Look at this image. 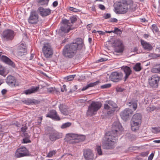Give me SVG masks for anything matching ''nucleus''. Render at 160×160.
Wrapping results in <instances>:
<instances>
[{
  "label": "nucleus",
  "instance_id": "40",
  "mask_svg": "<svg viewBox=\"0 0 160 160\" xmlns=\"http://www.w3.org/2000/svg\"><path fill=\"white\" fill-rule=\"evenodd\" d=\"M56 153V150L51 151L47 154V157L48 158L52 157L53 155H54Z\"/></svg>",
  "mask_w": 160,
  "mask_h": 160
},
{
  "label": "nucleus",
  "instance_id": "46",
  "mask_svg": "<svg viewBox=\"0 0 160 160\" xmlns=\"http://www.w3.org/2000/svg\"><path fill=\"white\" fill-rule=\"evenodd\" d=\"M69 9V10L73 12H79L80 11V10L76 8L73 7H70Z\"/></svg>",
  "mask_w": 160,
  "mask_h": 160
},
{
  "label": "nucleus",
  "instance_id": "14",
  "mask_svg": "<svg viewBox=\"0 0 160 160\" xmlns=\"http://www.w3.org/2000/svg\"><path fill=\"white\" fill-rule=\"evenodd\" d=\"M133 112L131 109L126 108L120 113V116L123 120H126L131 116Z\"/></svg>",
  "mask_w": 160,
  "mask_h": 160
},
{
  "label": "nucleus",
  "instance_id": "2",
  "mask_svg": "<svg viewBox=\"0 0 160 160\" xmlns=\"http://www.w3.org/2000/svg\"><path fill=\"white\" fill-rule=\"evenodd\" d=\"M85 46L81 38L76 39L72 42L64 46L62 50L64 56L67 58H72L76 54L78 50L85 49Z\"/></svg>",
  "mask_w": 160,
  "mask_h": 160
},
{
  "label": "nucleus",
  "instance_id": "9",
  "mask_svg": "<svg viewBox=\"0 0 160 160\" xmlns=\"http://www.w3.org/2000/svg\"><path fill=\"white\" fill-rule=\"evenodd\" d=\"M42 52L46 58H48L52 56L53 53V51L50 43H44L42 48Z\"/></svg>",
  "mask_w": 160,
  "mask_h": 160
},
{
  "label": "nucleus",
  "instance_id": "47",
  "mask_svg": "<svg viewBox=\"0 0 160 160\" xmlns=\"http://www.w3.org/2000/svg\"><path fill=\"white\" fill-rule=\"evenodd\" d=\"M111 86V84L110 83L106 84L101 86V88L102 89L108 88L110 87Z\"/></svg>",
  "mask_w": 160,
  "mask_h": 160
},
{
  "label": "nucleus",
  "instance_id": "59",
  "mask_svg": "<svg viewBox=\"0 0 160 160\" xmlns=\"http://www.w3.org/2000/svg\"><path fill=\"white\" fill-rule=\"evenodd\" d=\"M42 117H40L38 118V122L39 123V124H40L41 123V121L42 120Z\"/></svg>",
  "mask_w": 160,
  "mask_h": 160
},
{
  "label": "nucleus",
  "instance_id": "42",
  "mask_svg": "<svg viewBox=\"0 0 160 160\" xmlns=\"http://www.w3.org/2000/svg\"><path fill=\"white\" fill-rule=\"evenodd\" d=\"M152 30L154 33L157 32L159 31L158 27L155 24L152 25Z\"/></svg>",
  "mask_w": 160,
  "mask_h": 160
},
{
  "label": "nucleus",
  "instance_id": "5",
  "mask_svg": "<svg viewBox=\"0 0 160 160\" xmlns=\"http://www.w3.org/2000/svg\"><path fill=\"white\" fill-rule=\"evenodd\" d=\"M114 12L117 14H123L127 12L128 7L126 2H116L114 4Z\"/></svg>",
  "mask_w": 160,
  "mask_h": 160
},
{
  "label": "nucleus",
  "instance_id": "57",
  "mask_svg": "<svg viewBox=\"0 0 160 160\" xmlns=\"http://www.w3.org/2000/svg\"><path fill=\"white\" fill-rule=\"evenodd\" d=\"M58 2L57 1H55L54 2L52 3V5L53 7H57L58 5Z\"/></svg>",
  "mask_w": 160,
  "mask_h": 160
},
{
  "label": "nucleus",
  "instance_id": "11",
  "mask_svg": "<svg viewBox=\"0 0 160 160\" xmlns=\"http://www.w3.org/2000/svg\"><path fill=\"white\" fill-rule=\"evenodd\" d=\"M113 46L115 48V51L117 52H122L124 50L123 45L119 39H116L114 40Z\"/></svg>",
  "mask_w": 160,
  "mask_h": 160
},
{
  "label": "nucleus",
  "instance_id": "16",
  "mask_svg": "<svg viewBox=\"0 0 160 160\" xmlns=\"http://www.w3.org/2000/svg\"><path fill=\"white\" fill-rule=\"evenodd\" d=\"M38 11L42 17H45L49 15L51 12V10L49 8H45L42 7H39Z\"/></svg>",
  "mask_w": 160,
  "mask_h": 160
},
{
  "label": "nucleus",
  "instance_id": "17",
  "mask_svg": "<svg viewBox=\"0 0 160 160\" xmlns=\"http://www.w3.org/2000/svg\"><path fill=\"white\" fill-rule=\"evenodd\" d=\"M46 116L56 120L59 121L60 120V118L55 110H50L49 112L46 115Z\"/></svg>",
  "mask_w": 160,
  "mask_h": 160
},
{
  "label": "nucleus",
  "instance_id": "36",
  "mask_svg": "<svg viewBox=\"0 0 160 160\" xmlns=\"http://www.w3.org/2000/svg\"><path fill=\"white\" fill-rule=\"evenodd\" d=\"M133 69L136 72H139L142 69L141 63L139 62L136 63L133 67Z\"/></svg>",
  "mask_w": 160,
  "mask_h": 160
},
{
  "label": "nucleus",
  "instance_id": "63",
  "mask_svg": "<svg viewBox=\"0 0 160 160\" xmlns=\"http://www.w3.org/2000/svg\"><path fill=\"white\" fill-rule=\"evenodd\" d=\"M153 142L159 143H160V140H153Z\"/></svg>",
  "mask_w": 160,
  "mask_h": 160
},
{
  "label": "nucleus",
  "instance_id": "21",
  "mask_svg": "<svg viewBox=\"0 0 160 160\" xmlns=\"http://www.w3.org/2000/svg\"><path fill=\"white\" fill-rule=\"evenodd\" d=\"M39 88V86H32L29 89L24 90L23 92V93L27 95L30 94L38 92Z\"/></svg>",
  "mask_w": 160,
  "mask_h": 160
},
{
  "label": "nucleus",
  "instance_id": "60",
  "mask_svg": "<svg viewBox=\"0 0 160 160\" xmlns=\"http://www.w3.org/2000/svg\"><path fill=\"white\" fill-rule=\"evenodd\" d=\"M123 89L121 88H118L117 89V91L118 92H122L123 91Z\"/></svg>",
  "mask_w": 160,
  "mask_h": 160
},
{
  "label": "nucleus",
  "instance_id": "18",
  "mask_svg": "<svg viewBox=\"0 0 160 160\" xmlns=\"http://www.w3.org/2000/svg\"><path fill=\"white\" fill-rule=\"evenodd\" d=\"M83 155L86 160H92L93 158L94 155L91 150L86 149L83 151Z\"/></svg>",
  "mask_w": 160,
  "mask_h": 160
},
{
  "label": "nucleus",
  "instance_id": "38",
  "mask_svg": "<svg viewBox=\"0 0 160 160\" xmlns=\"http://www.w3.org/2000/svg\"><path fill=\"white\" fill-rule=\"evenodd\" d=\"M71 123L70 122H67L66 123H63L60 127V128L62 129H65L70 127L71 126Z\"/></svg>",
  "mask_w": 160,
  "mask_h": 160
},
{
  "label": "nucleus",
  "instance_id": "12",
  "mask_svg": "<svg viewBox=\"0 0 160 160\" xmlns=\"http://www.w3.org/2000/svg\"><path fill=\"white\" fill-rule=\"evenodd\" d=\"M5 80L7 84L11 87H13L18 85L15 77L12 75H8Z\"/></svg>",
  "mask_w": 160,
  "mask_h": 160
},
{
  "label": "nucleus",
  "instance_id": "61",
  "mask_svg": "<svg viewBox=\"0 0 160 160\" xmlns=\"http://www.w3.org/2000/svg\"><path fill=\"white\" fill-rule=\"evenodd\" d=\"M155 152L154 151H153L151 154V160H152L154 155Z\"/></svg>",
  "mask_w": 160,
  "mask_h": 160
},
{
  "label": "nucleus",
  "instance_id": "4",
  "mask_svg": "<svg viewBox=\"0 0 160 160\" xmlns=\"http://www.w3.org/2000/svg\"><path fill=\"white\" fill-rule=\"evenodd\" d=\"M142 116L140 114L137 113L132 116L131 122V128L132 130L135 131L139 129L141 123Z\"/></svg>",
  "mask_w": 160,
  "mask_h": 160
},
{
  "label": "nucleus",
  "instance_id": "34",
  "mask_svg": "<svg viewBox=\"0 0 160 160\" xmlns=\"http://www.w3.org/2000/svg\"><path fill=\"white\" fill-rule=\"evenodd\" d=\"M18 151H19L21 152L22 153H27V155L29 156L30 155L28 150L25 147L21 146L19 148H18L17 149Z\"/></svg>",
  "mask_w": 160,
  "mask_h": 160
},
{
  "label": "nucleus",
  "instance_id": "28",
  "mask_svg": "<svg viewBox=\"0 0 160 160\" xmlns=\"http://www.w3.org/2000/svg\"><path fill=\"white\" fill-rule=\"evenodd\" d=\"M86 137L85 135H78V137L77 138V141H70V143L73 144L74 145L75 144L78 143L80 142L84 141Z\"/></svg>",
  "mask_w": 160,
  "mask_h": 160
},
{
  "label": "nucleus",
  "instance_id": "64",
  "mask_svg": "<svg viewBox=\"0 0 160 160\" xmlns=\"http://www.w3.org/2000/svg\"><path fill=\"white\" fill-rule=\"evenodd\" d=\"M77 85H74L73 87V90L74 91H75L77 89Z\"/></svg>",
  "mask_w": 160,
  "mask_h": 160
},
{
  "label": "nucleus",
  "instance_id": "58",
  "mask_svg": "<svg viewBox=\"0 0 160 160\" xmlns=\"http://www.w3.org/2000/svg\"><path fill=\"white\" fill-rule=\"evenodd\" d=\"M7 92V90L6 89H3L1 91V93L2 95H5Z\"/></svg>",
  "mask_w": 160,
  "mask_h": 160
},
{
  "label": "nucleus",
  "instance_id": "43",
  "mask_svg": "<svg viewBox=\"0 0 160 160\" xmlns=\"http://www.w3.org/2000/svg\"><path fill=\"white\" fill-rule=\"evenodd\" d=\"M96 151L99 155H102V151L101 149V147L99 146H97L96 148Z\"/></svg>",
  "mask_w": 160,
  "mask_h": 160
},
{
  "label": "nucleus",
  "instance_id": "26",
  "mask_svg": "<svg viewBox=\"0 0 160 160\" xmlns=\"http://www.w3.org/2000/svg\"><path fill=\"white\" fill-rule=\"evenodd\" d=\"M59 109L62 113L64 115H67L68 114V108L65 105L60 104L59 107Z\"/></svg>",
  "mask_w": 160,
  "mask_h": 160
},
{
  "label": "nucleus",
  "instance_id": "30",
  "mask_svg": "<svg viewBox=\"0 0 160 160\" xmlns=\"http://www.w3.org/2000/svg\"><path fill=\"white\" fill-rule=\"evenodd\" d=\"M140 42L141 43L144 50H150V44L149 43H148L147 42L142 39L140 40Z\"/></svg>",
  "mask_w": 160,
  "mask_h": 160
},
{
  "label": "nucleus",
  "instance_id": "27",
  "mask_svg": "<svg viewBox=\"0 0 160 160\" xmlns=\"http://www.w3.org/2000/svg\"><path fill=\"white\" fill-rule=\"evenodd\" d=\"M127 105L131 108H132L134 111L136 110L137 108L138 103L137 101L131 100L129 102H127Z\"/></svg>",
  "mask_w": 160,
  "mask_h": 160
},
{
  "label": "nucleus",
  "instance_id": "22",
  "mask_svg": "<svg viewBox=\"0 0 160 160\" xmlns=\"http://www.w3.org/2000/svg\"><path fill=\"white\" fill-rule=\"evenodd\" d=\"M104 109L106 111L107 114L108 116L112 115L115 112V109L110 107L107 104H105L104 105Z\"/></svg>",
  "mask_w": 160,
  "mask_h": 160
},
{
  "label": "nucleus",
  "instance_id": "6",
  "mask_svg": "<svg viewBox=\"0 0 160 160\" xmlns=\"http://www.w3.org/2000/svg\"><path fill=\"white\" fill-rule=\"evenodd\" d=\"M102 105V103L100 102L92 101L88 107L87 114L91 116L94 115V112L100 109Z\"/></svg>",
  "mask_w": 160,
  "mask_h": 160
},
{
  "label": "nucleus",
  "instance_id": "1",
  "mask_svg": "<svg viewBox=\"0 0 160 160\" xmlns=\"http://www.w3.org/2000/svg\"><path fill=\"white\" fill-rule=\"evenodd\" d=\"M122 127L118 122H114L112 124V129L105 134V140L103 142L102 146L104 149H111L115 147V142L118 140L122 130Z\"/></svg>",
  "mask_w": 160,
  "mask_h": 160
},
{
  "label": "nucleus",
  "instance_id": "7",
  "mask_svg": "<svg viewBox=\"0 0 160 160\" xmlns=\"http://www.w3.org/2000/svg\"><path fill=\"white\" fill-rule=\"evenodd\" d=\"M14 36V32L12 30L7 29L2 32L1 37L2 40L6 42L12 40Z\"/></svg>",
  "mask_w": 160,
  "mask_h": 160
},
{
  "label": "nucleus",
  "instance_id": "49",
  "mask_svg": "<svg viewBox=\"0 0 160 160\" xmlns=\"http://www.w3.org/2000/svg\"><path fill=\"white\" fill-rule=\"evenodd\" d=\"M75 76V75H72L68 76L67 77V80L68 81H72L73 80Z\"/></svg>",
  "mask_w": 160,
  "mask_h": 160
},
{
  "label": "nucleus",
  "instance_id": "44",
  "mask_svg": "<svg viewBox=\"0 0 160 160\" xmlns=\"http://www.w3.org/2000/svg\"><path fill=\"white\" fill-rule=\"evenodd\" d=\"M31 142L30 140L27 138H25L23 139L22 143L24 144H26L30 143Z\"/></svg>",
  "mask_w": 160,
  "mask_h": 160
},
{
  "label": "nucleus",
  "instance_id": "51",
  "mask_svg": "<svg viewBox=\"0 0 160 160\" xmlns=\"http://www.w3.org/2000/svg\"><path fill=\"white\" fill-rule=\"evenodd\" d=\"M118 20L115 18H112L108 21L109 22H118Z\"/></svg>",
  "mask_w": 160,
  "mask_h": 160
},
{
  "label": "nucleus",
  "instance_id": "8",
  "mask_svg": "<svg viewBox=\"0 0 160 160\" xmlns=\"http://www.w3.org/2000/svg\"><path fill=\"white\" fill-rule=\"evenodd\" d=\"M69 21L64 19L62 20V23L61 25L59 32H63L64 33L68 32L70 30L73 29L71 24H69Z\"/></svg>",
  "mask_w": 160,
  "mask_h": 160
},
{
  "label": "nucleus",
  "instance_id": "29",
  "mask_svg": "<svg viewBox=\"0 0 160 160\" xmlns=\"http://www.w3.org/2000/svg\"><path fill=\"white\" fill-rule=\"evenodd\" d=\"M100 83L99 80L97 81L92 82L88 84L85 86L83 87L82 89V91L85 90L90 87H92L95 86L98 84Z\"/></svg>",
  "mask_w": 160,
  "mask_h": 160
},
{
  "label": "nucleus",
  "instance_id": "55",
  "mask_svg": "<svg viewBox=\"0 0 160 160\" xmlns=\"http://www.w3.org/2000/svg\"><path fill=\"white\" fill-rule=\"evenodd\" d=\"M21 131L23 133H24L26 132V130L27 129V128L26 126H24L22 127L21 128Z\"/></svg>",
  "mask_w": 160,
  "mask_h": 160
},
{
  "label": "nucleus",
  "instance_id": "24",
  "mask_svg": "<svg viewBox=\"0 0 160 160\" xmlns=\"http://www.w3.org/2000/svg\"><path fill=\"white\" fill-rule=\"evenodd\" d=\"M78 135L72 133L67 134L66 136V141L68 142L69 140L72 139L74 140L72 141H77Z\"/></svg>",
  "mask_w": 160,
  "mask_h": 160
},
{
  "label": "nucleus",
  "instance_id": "3",
  "mask_svg": "<svg viewBox=\"0 0 160 160\" xmlns=\"http://www.w3.org/2000/svg\"><path fill=\"white\" fill-rule=\"evenodd\" d=\"M46 135H48V138L51 141H55L62 137L63 134L61 132H58L51 128L48 127L45 129Z\"/></svg>",
  "mask_w": 160,
  "mask_h": 160
},
{
  "label": "nucleus",
  "instance_id": "35",
  "mask_svg": "<svg viewBox=\"0 0 160 160\" xmlns=\"http://www.w3.org/2000/svg\"><path fill=\"white\" fill-rule=\"evenodd\" d=\"M15 156L17 158H20L22 157L28 156L27 155V153H22L21 152L18 150H16V152L15 153Z\"/></svg>",
  "mask_w": 160,
  "mask_h": 160
},
{
  "label": "nucleus",
  "instance_id": "39",
  "mask_svg": "<svg viewBox=\"0 0 160 160\" xmlns=\"http://www.w3.org/2000/svg\"><path fill=\"white\" fill-rule=\"evenodd\" d=\"M152 132L154 133H158L160 132V127L152 128Z\"/></svg>",
  "mask_w": 160,
  "mask_h": 160
},
{
  "label": "nucleus",
  "instance_id": "62",
  "mask_svg": "<svg viewBox=\"0 0 160 160\" xmlns=\"http://www.w3.org/2000/svg\"><path fill=\"white\" fill-rule=\"evenodd\" d=\"M91 10L92 11H95L96 9L95 6L93 5L92 7Z\"/></svg>",
  "mask_w": 160,
  "mask_h": 160
},
{
  "label": "nucleus",
  "instance_id": "50",
  "mask_svg": "<svg viewBox=\"0 0 160 160\" xmlns=\"http://www.w3.org/2000/svg\"><path fill=\"white\" fill-rule=\"evenodd\" d=\"M55 88L54 87H50L47 88V91L50 93H53Z\"/></svg>",
  "mask_w": 160,
  "mask_h": 160
},
{
  "label": "nucleus",
  "instance_id": "48",
  "mask_svg": "<svg viewBox=\"0 0 160 160\" xmlns=\"http://www.w3.org/2000/svg\"><path fill=\"white\" fill-rule=\"evenodd\" d=\"M113 33L117 34H120L122 32L121 30L117 28H114V30H113Z\"/></svg>",
  "mask_w": 160,
  "mask_h": 160
},
{
  "label": "nucleus",
  "instance_id": "52",
  "mask_svg": "<svg viewBox=\"0 0 160 160\" xmlns=\"http://www.w3.org/2000/svg\"><path fill=\"white\" fill-rule=\"evenodd\" d=\"M66 86L65 85H63L62 86L61 88V92H66L67 91V89L66 88Z\"/></svg>",
  "mask_w": 160,
  "mask_h": 160
},
{
  "label": "nucleus",
  "instance_id": "54",
  "mask_svg": "<svg viewBox=\"0 0 160 160\" xmlns=\"http://www.w3.org/2000/svg\"><path fill=\"white\" fill-rule=\"evenodd\" d=\"M98 8L100 9L103 10L105 9V6L102 4H99L98 5Z\"/></svg>",
  "mask_w": 160,
  "mask_h": 160
},
{
  "label": "nucleus",
  "instance_id": "15",
  "mask_svg": "<svg viewBox=\"0 0 160 160\" xmlns=\"http://www.w3.org/2000/svg\"><path fill=\"white\" fill-rule=\"evenodd\" d=\"M159 80L160 77L158 75H152L151 78V87L154 89L158 88Z\"/></svg>",
  "mask_w": 160,
  "mask_h": 160
},
{
  "label": "nucleus",
  "instance_id": "10",
  "mask_svg": "<svg viewBox=\"0 0 160 160\" xmlns=\"http://www.w3.org/2000/svg\"><path fill=\"white\" fill-rule=\"evenodd\" d=\"M123 76V73L120 72H112L110 76V80L114 82H118L121 81Z\"/></svg>",
  "mask_w": 160,
  "mask_h": 160
},
{
  "label": "nucleus",
  "instance_id": "37",
  "mask_svg": "<svg viewBox=\"0 0 160 160\" xmlns=\"http://www.w3.org/2000/svg\"><path fill=\"white\" fill-rule=\"evenodd\" d=\"M68 20L69 21V24H71L75 22L77 20V18L76 16H73L72 17H71Z\"/></svg>",
  "mask_w": 160,
  "mask_h": 160
},
{
  "label": "nucleus",
  "instance_id": "19",
  "mask_svg": "<svg viewBox=\"0 0 160 160\" xmlns=\"http://www.w3.org/2000/svg\"><path fill=\"white\" fill-rule=\"evenodd\" d=\"M18 49L20 51L18 52V56H22L23 55H26L27 54L26 47V45L23 43H22L18 46Z\"/></svg>",
  "mask_w": 160,
  "mask_h": 160
},
{
  "label": "nucleus",
  "instance_id": "33",
  "mask_svg": "<svg viewBox=\"0 0 160 160\" xmlns=\"http://www.w3.org/2000/svg\"><path fill=\"white\" fill-rule=\"evenodd\" d=\"M34 99L27 98L22 100V102L25 104L29 105L33 103H35Z\"/></svg>",
  "mask_w": 160,
  "mask_h": 160
},
{
  "label": "nucleus",
  "instance_id": "23",
  "mask_svg": "<svg viewBox=\"0 0 160 160\" xmlns=\"http://www.w3.org/2000/svg\"><path fill=\"white\" fill-rule=\"evenodd\" d=\"M1 59L6 63L11 66L12 67H15V64L14 63L7 57L2 55L1 58Z\"/></svg>",
  "mask_w": 160,
  "mask_h": 160
},
{
  "label": "nucleus",
  "instance_id": "53",
  "mask_svg": "<svg viewBox=\"0 0 160 160\" xmlns=\"http://www.w3.org/2000/svg\"><path fill=\"white\" fill-rule=\"evenodd\" d=\"M108 60V58H102L99 59L98 61L100 62L105 61Z\"/></svg>",
  "mask_w": 160,
  "mask_h": 160
},
{
  "label": "nucleus",
  "instance_id": "56",
  "mask_svg": "<svg viewBox=\"0 0 160 160\" xmlns=\"http://www.w3.org/2000/svg\"><path fill=\"white\" fill-rule=\"evenodd\" d=\"M111 17V14L110 13H107L105 14L104 16L105 19H108L110 18Z\"/></svg>",
  "mask_w": 160,
  "mask_h": 160
},
{
  "label": "nucleus",
  "instance_id": "25",
  "mask_svg": "<svg viewBox=\"0 0 160 160\" xmlns=\"http://www.w3.org/2000/svg\"><path fill=\"white\" fill-rule=\"evenodd\" d=\"M126 2L128 9H129L132 11H134L136 10L137 5L136 4L133 3L132 0H128Z\"/></svg>",
  "mask_w": 160,
  "mask_h": 160
},
{
  "label": "nucleus",
  "instance_id": "32",
  "mask_svg": "<svg viewBox=\"0 0 160 160\" xmlns=\"http://www.w3.org/2000/svg\"><path fill=\"white\" fill-rule=\"evenodd\" d=\"M106 104H107L108 105L111 106L113 108H118V110H119L120 108H119L117 105L113 101L111 100H108L106 101Z\"/></svg>",
  "mask_w": 160,
  "mask_h": 160
},
{
  "label": "nucleus",
  "instance_id": "13",
  "mask_svg": "<svg viewBox=\"0 0 160 160\" xmlns=\"http://www.w3.org/2000/svg\"><path fill=\"white\" fill-rule=\"evenodd\" d=\"M38 15L36 11H34L30 12L28 18V22L29 23L34 24L37 23L38 21Z\"/></svg>",
  "mask_w": 160,
  "mask_h": 160
},
{
  "label": "nucleus",
  "instance_id": "41",
  "mask_svg": "<svg viewBox=\"0 0 160 160\" xmlns=\"http://www.w3.org/2000/svg\"><path fill=\"white\" fill-rule=\"evenodd\" d=\"M5 69L3 67L0 66V75L5 77L6 75H5Z\"/></svg>",
  "mask_w": 160,
  "mask_h": 160
},
{
  "label": "nucleus",
  "instance_id": "31",
  "mask_svg": "<svg viewBox=\"0 0 160 160\" xmlns=\"http://www.w3.org/2000/svg\"><path fill=\"white\" fill-rule=\"evenodd\" d=\"M151 71L154 73H160V64L154 65L152 67Z\"/></svg>",
  "mask_w": 160,
  "mask_h": 160
},
{
  "label": "nucleus",
  "instance_id": "20",
  "mask_svg": "<svg viewBox=\"0 0 160 160\" xmlns=\"http://www.w3.org/2000/svg\"><path fill=\"white\" fill-rule=\"evenodd\" d=\"M122 69L125 74L124 77V81H126L128 78L129 75L131 74L132 72V70L129 67L126 66L122 67Z\"/></svg>",
  "mask_w": 160,
  "mask_h": 160
},
{
  "label": "nucleus",
  "instance_id": "45",
  "mask_svg": "<svg viewBox=\"0 0 160 160\" xmlns=\"http://www.w3.org/2000/svg\"><path fill=\"white\" fill-rule=\"evenodd\" d=\"M49 0H39V2L41 3V5H47Z\"/></svg>",
  "mask_w": 160,
  "mask_h": 160
}]
</instances>
